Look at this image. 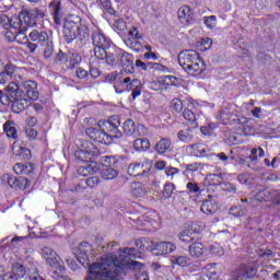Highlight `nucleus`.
I'll return each mask as SVG.
<instances>
[{
	"label": "nucleus",
	"instance_id": "f257e3e1",
	"mask_svg": "<svg viewBox=\"0 0 280 280\" xmlns=\"http://www.w3.org/2000/svg\"><path fill=\"white\" fill-rule=\"evenodd\" d=\"M141 252L132 247L120 248L118 255L105 254L89 266L85 280H121L128 270H141Z\"/></svg>",
	"mask_w": 280,
	"mask_h": 280
},
{
	"label": "nucleus",
	"instance_id": "f03ea898",
	"mask_svg": "<svg viewBox=\"0 0 280 280\" xmlns=\"http://www.w3.org/2000/svg\"><path fill=\"white\" fill-rule=\"evenodd\" d=\"M108 82H116L114 89L118 95H121L125 91H132V100H137L141 95V81L135 75H127L124 72L117 74L112 72L107 75Z\"/></svg>",
	"mask_w": 280,
	"mask_h": 280
},
{
	"label": "nucleus",
	"instance_id": "7ed1b4c3",
	"mask_svg": "<svg viewBox=\"0 0 280 280\" xmlns=\"http://www.w3.org/2000/svg\"><path fill=\"white\" fill-rule=\"evenodd\" d=\"M63 38L66 43H72L75 38L84 40L89 38V27L84 24H77L73 21H68L63 25Z\"/></svg>",
	"mask_w": 280,
	"mask_h": 280
},
{
	"label": "nucleus",
	"instance_id": "20e7f679",
	"mask_svg": "<svg viewBox=\"0 0 280 280\" xmlns=\"http://www.w3.org/2000/svg\"><path fill=\"white\" fill-rule=\"evenodd\" d=\"M28 38L32 43H38V45L44 47V58H51L54 56V39L47 32L34 30L28 34Z\"/></svg>",
	"mask_w": 280,
	"mask_h": 280
},
{
	"label": "nucleus",
	"instance_id": "39448f33",
	"mask_svg": "<svg viewBox=\"0 0 280 280\" xmlns=\"http://www.w3.org/2000/svg\"><path fill=\"white\" fill-rule=\"evenodd\" d=\"M9 30L5 32L4 37L9 43H14L16 40V35L19 30H23V23L18 16L8 18V15L0 13V25H8Z\"/></svg>",
	"mask_w": 280,
	"mask_h": 280
},
{
	"label": "nucleus",
	"instance_id": "423d86ee",
	"mask_svg": "<svg viewBox=\"0 0 280 280\" xmlns=\"http://www.w3.org/2000/svg\"><path fill=\"white\" fill-rule=\"evenodd\" d=\"M121 126V120L118 116H112L107 120H100L98 127L102 128L107 135H110L112 141L114 139H121V131L119 127Z\"/></svg>",
	"mask_w": 280,
	"mask_h": 280
},
{
	"label": "nucleus",
	"instance_id": "0eeeda50",
	"mask_svg": "<svg viewBox=\"0 0 280 280\" xmlns=\"http://www.w3.org/2000/svg\"><path fill=\"white\" fill-rule=\"evenodd\" d=\"M143 39V34L139 31L137 26H130L128 28V36L124 39V43L129 49L133 51H141L143 46L141 45V40Z\"/></svg>",
	"mask_w": 280,
	"mask_h": 280
},
{
	"label": "nucleus",
	"instance_id": "6e6552de",
	"mask_svg": "<svg viewBox=\"0 0 280 280\" xmlns=\"http://www.w3.org/2000/svg\"><path fill=\"white\" fill-rule=\"evenodd\" d=\"M200 231H205V223L198 222L188 225L180 234L179 240L189 244V242H196L200 240Z\"/></svg>",
	"mask_w": 280,
	"mask_h": 280
},
{
	"label": "nucleus",
	"instance_id": "1a4fd4ad",
	"mask_svg": "<svg viewBox=\"0 0 280 280\" xmlns=\"http://www.w3.org/2000/svg\"><path fill=\"white\" fill-rule=\"evenodd\" d=\"M42 256L50 268L65 272V262L51 247H43Z\"/></svg>",
	"mask_w": 280,
	"mask_h": 280
},
{
	"label": "nucleus",
	"instance_id": "9d476101",
	"mask_svg": "<svg viewBox=\"0 0 280 280\" xmlns=\"http://www.w3.org/2000/svg\"><path fill=\"white\" fill-rule=\"evenodd\" d=\"M85 133L95 143H103V145H110L113 143V136L104 131L100 126L88 128Z\"/></svg>",
	"mask_w": 280,
	"mask_h": 280
},
{
	"label": "nucleus",
	"instance_id": "9b49d317",
	"mask_svg": "<svg viewBox=\"0 0 280 280\" xmlns=\"http://www.w3.org/2000/svg\"><path fill=\"white\" fill-rule=\"evenodd\" d=\"M47 14H45V11L34 8L30 9L28 11H23L19 15V20H21L24 25H28V27H33V25H36V21H43Z\"/></svg>",
	"mask_w": 280,
	"mask_h": 280
},
{
	"label": "nucleus",
	"instance_id": "f8f14e48",
	"mask_svg": "<svg viewBox=\"0 0 280 280\" xmlns=\"http://www.w3.org/2000/svg\"><path fill=\"white\" fill-rule=\"evenodd\" d=\"M108 47H94V57L96 60H101L103 63L108 65L109 67H115L119 63L117 60V55L113 52H107Z\"/></svg>",
	"mask_w": 280,
	"mask_h": 280
},
{
	"label": "nucleus",
	"instance_id": "ddd939ff",
	"mask_svg": "<svg viewBox=\"0 0 280 280\" xmlns=\"http://www.w3.org/2000/svg\"><path fill=\"white\" fill-rule=\"evenodd\" d=\"M117 54L119 56L120 66L122 67L120 73H125V75H135V57L124 50H118Z\"/></svg>",
	"mask_w": 280,
	"mask_h": 280
},
{
	"label": "nucleus",
	"instance_id": "4468645a",
	"mask_svg": "<svg viewBox=\"0 0 280 280\" xmlns=\"http://www.w3.org/2000/svg\"><path fill=\"white\" fill-rule=\"evenodd\" d=\"M122 130L127 137H145L148 135V128L143 125H135V120L128 119L122 124Z\"/></svg>",
	"mask_w": 280,
	"mask_h": 280
},
{
	"label": "nucleus",
	"instance_id": "2eb2a0df",
	"mask_svg": "<svg viewBox=\"0 0 280 280\" xmlns=\"http://www.w3.org/2000/svg\"><path fill=\"white\" fill-rule=\"evenodd\" d=\"M2 185H9L12 189H27L30 187V180L25 177H14L10 174H3L1 176Z\"/></svg>",
	"mask_w": 280,
	"mask_h": 280
},
{
	"label": "nucleus",
	"instance_id": "dca6fc26",
	"mask_svg": "<svg viewBox=\"0 0 280 280\" xmlns=\"http://www.w3.org/2000/svg\"><path fill=\"white\" fill-rule=\"evenodd\" d=\"M186 150L190 156H196L197 159L213 156V151H211V148L202 142L190 144Z\"/></svg>",
	"mask_w": 280,
	"mask_h": 280
},
{
	"label": "nucleus",
	"instance_id": "f3484780",
	"mask_svg": "<svg viewBox=\"0 0 280 280\" xmlns=\"http://www.w3.org/2000/svg\"><path fill=\"white\" fill-rule=\"evenodd\" d=\"M257 275V269L250 265H240L233 271L231 280H250Z\"/></svg>",
	"mask_w": 280,
	"mask_h": 280
},
{
	"label": "nucleus",
	"instance_id": "a211bd4d",
	"mask_svg": "<svg viewBox=\"0 0 280 280\" xmlns=\"http://www.w3.org/2000/svg\"><path fill=\"white\" fill-rule=\"evenodd\" d=\"M27 27H30V25H27V24H25V22H23V28L18 30V35H16L15 42L20 43V45H26L30 54H34V51H36V49H38V44H34V43L30 42V37H27V35L25 34V32H27Z\"/></svg>",
	"mask_w": 280,
	"mask_h": 280
},
{
	"label": "nucleus",
	"instance_id": "6ab92c4d",
	"mask_svg": "<svg viewBox=\"0 0 280 280\" xmlns=\"http://www.w3.org/2000/svg\"><path fill=\"white\" fill-rule=\"evenodd\" d=\"M116 161L115 158L112 156H105V165L101 170V176L105 180H113L114 178H117L118 174L117 170L113 168L110 165H115Z\"/></svg>",
	"mask_w": 280,
	"mask_h": 280
},
{
	"label": "nucleus",
	"instance_id": "aec40b11",
	"mask_svg": "<svg viewBox=\"0 0 280 280\" xmlns=\"http://www.w3.org/2000/svg\"><path fill=\"white\" fill-rule=\"evenodd\" d=\"M197 58H200V54L194 49L183 50L178 54V62L182 69L189 67V65L195 62Z\"/></svg>",
	"mask_w": 280,
	"mask_h": 280
},
{
	"label": "nucleus",
	"instance_id": "412c9836",
	"mask_svg": "<svg viewBox=\"0 0 280 280\" xmlns=\"http://www.w3.org/2000/svg\"><path fill=\"white\" fill-rule=\"evenodd\" d=\"M206 69L207 66L205 65V61H202V58L200 57L192 61L190 65H188L186 68H184L185 72L188 73V75H192L194 78L202 75Z\"/></svg>",
	"mask_w": 280,
	"mask_h": 280
},
{
	"label": "nucleus",
	"instance_id": "4be33fe9",
	"mask_svg": "<svg viewBox=\"0 0 280 280\" xmlns=\"http://www.w3.org/2000/svg\"><path fill=\"white\" fill-rule=\"evenodd\" d=\"M48 13L52 16L54 23L60 25L62 21V2L60 0H52L48 4Z\"/></svg>",
	"mask_w": 280,
	"mask_h": 280
},
{
	"label": "nucleus",
	"instance_id": "5701e85b",
	"mask_svg": "<svg viewBox=\"0 0 280 280\" xmlns=\"http://www.w3.org/2000/svg\"><path fill=\"white\" fill-rule=\"evenodd\" d=\"M74 156L77 161H82L83 163H89L93 156V144L89 142H84L81 145V149L74 152Z\"/></svg>",
	"mask_w": 280,
	"mask_h": 280
},
{
	"label": "nucleus",
	"instance_id": "b1692460",
	"mask_svg": "<svg viewBox=\"0 0 280 280\" xmlns=\"http://www.w3.org/2000/svg\"><path fill=\"white\" fill-rule=\"evenodd\" d=\"M93 253V246L91 244L83 242L79 245V254L77 255V261L81 266H89V255Z\"/></svg>",
	"mask_w": 280,
	"mask_h": 280
},
{
	"label": "nucleus",
	"instance_id": "393cba45",
	"mask_svg": "<svg viewBox=\"0 0 280 280\" xmlns=\"http://www.w3.org/2000/svg\"><path fill=\"white\" fill-rule=\"evenodd\" d=\"M201 211L206 213V215H213L218 209H220V203H218V199L215 197L209 195L208 199L203 200L201 203Z\"/></svg>",
	"mask_w": 280,
	"mask_h": 280
},
{
	"label": "nucleus",
	"instance_id": "a878e982",
	"mask_svg": "<svg viewBox=\"0 0 280 280\" xmlns=\"http://www.w3.org/2000/svg\"><path fill=\"white\" fill-rule=\"evenodd\" d=\"M22 89H24L26 93V97L28 100H32L33 102H36L38 100V84L35 81H24L21 85Z\"/></svg>",
	"mask_w": 280,
	"mask_h": 280
},
{
	"label": "nucleus",
	"instance_id": "bb28decb",
	"mask_svg": "<svg viewBox=\"0 0 280 280\" xmlns=\"http://www.w3.org/2000/svg\"><path fill=\"white\" fill-rule=\"evenodd\" d=\"M25 267H23V265L15 262L12 266V272H7L2 280H20L23 279V277H25Z\"/></svg>",
	"mask_w": 280,
	"mask_h": 280
},
{
	"label": "nucleus",
	"instance_id": "cd10ccee",
	"mask_svg": "<svg viewBox=\"0 0 280 280\" xmlns=\"http://www.w3.org/2000/svg\"><path fill=\"white\" fill-rule=\"evenodd\" d=\"M92 42L94 47H110V39L100 28L92 33Z\"/></svg>",
	"mask_w": 280,
	"mask_h": 280
},
{
	"label": "nucleus",
	"instance_id": "c85d7f7f",
	"mask_svg": "<svg viewBox=\"0 0 280 280\" xmlns=\"http://www.w3.org/2000/svg\"><path fill=\"white\" fill-rule=\"evenodd\" d=\"M176 250V245L172 242H159L155 243V253L154 255L161 256V255H170V253H174Z\"/></svg>",
	"mask_w": 280,
	"mask_h": 280
},
{
	"label": "nucleus",
	"instance_id": "c756f323",
	"mask_svg": "<svg viewBox=\"0 0 280 280\" xmlns=\"http://www.w3.org/2000/svg\"><path fill=\"white\" fill-rule=\"evenodd\" d=\"M143 167H145V164L141 163V162H133L128 166V174L129 176H145V174H148L145 172V170H143Z\"/></svg>",
	"mask_w": 280,
	"mask_h": 280
},
{
	"label": "nucleus",
	"instance_id": "7c9ffc66",
	"mask_svg": "<svg viewBox=\"0 0 280 280\" xmlns=\"http://www.w3.org/2000/svg\"><path fill=\"white\" fill-rule=\"evenodd\" d=\"M12 152H13V154H15V156H22V159H24V160L32 159V152L30 151V149H27L26 147H24L21 143L15 142L13 144Z\"/></svg>",
	"mask_w": 280,
	"mask_h": 280
},
{
	"label": "nucleus",
	"instance_id": "2f4dec72",
	"mask_svg": "<svg viewBox=\"0 0 280 280\" xmlns=\"http://www.w3.org/2000/svg\"><path fill=\"white\" fill-rule=\"evenodd\" d=\"M13 100L14 101L12 103L11 108L16 114L23 113V109L27 108V106H30V102L27 101V98H25V96L14 97Z\"/></svg>",
	"mask_w": 280,
	"mask_h": 280
},
{
	"label": "nucleus",
	"instance_id": "473e14b6",
	"mask_svg": "<svg viewBox=\"0 0 280 280\" xmlns=\"http://www.w3.org/2000/svg\"><path fill=\"white\" fill-rule=\"evenodd\" d=\"M129 191L135 198H143V196L148 194V190H145V188L143 187V184L139 182L131 183L129 187Z\"/></svg>",
	"mask_w": 280,
	"mask_h": 280
},
{
	"label": "nucleus",
	"instance_id": "72a5a7b5",
	"mask_svg": "<svg viewBox=\"0 0 280 280\" xmlns=\"http://www.w3.org/2000/svg\"><path fill=\"white\" fill-rule=\"evenodd\" d=\"M137 226L138 229H143V226H145V229L150 231V226L156 229V226H159V223L156 222V220L150 218L149 215H142L137 220Z\"/></svg>",
	"mask_w": 280,
	"mask_h": 280
},
{
	"label": "nucleus",
	"instance_id": "f704fd0d",
	"mask_svg": "<svg viewBox=\"0 0 280 280\" xmlns=\"http://www.w3.org/2000/svg\"><path fill=\"white\" fill-rule=\"evenodd\" d=\"M186 189L189 191V194H194L195 202H198V200H200V196L205 194V189L200 188L196 182L187 183Z\"/></svg>",
	"mask_w": 280,
	"mask_h": 280
},
{
	"label": "nucleus",
	"instance_id": "c9c22d12",
	"mask_svg": "<svg viewBox=\"0 0 280 280\" xmlns=\"http://www.w3.org/2000/svg\"><path fill=\"white\" fill-rule=\"evenodd\" d=\"M13 171L18 175L27 176V174H30L31 172H34V164H32V163H26V164L16 163L13 166Z\"/></svg>",
	"mask_w": 280,
	"mask_h": 280
},
{
	"label": "nucleus",
	"instance_id": "e433bc0d",
	"mask_svg": "<svg viewBox=\"0 0 280 280\" xmlns=\"http://www.w3.org/2000/svg\"><path fill=\"white\" fill-rule=\"evenodd\" d=\"M275 191H272L271 189L269 188H266V189H262V190H259L255 198L256 200H258V202H269V200H272V198H275Z\"/></svg>",
	"mask_w": 280,
	"mask_h": 280
},
{
	"label": "nucleus",
	"instance_id": "4c0bfd02",
	"mask_svg": "<svg viewBox=\"0 0 280 280\" xmlns=\"http://www.w3.org/2000/svg\"><path fill=\"white\" fill-rule=\"evenodd\" d=\"M177 15L180 22L191 23V8L184 5L178 9Z\"/></svg>",
	"mask_w": 280,
	"mask_h": 280
},
{
	"label": "nucleus",
	"instance_id": "58836bf2",
	"mask_svg": "<svg viewBox=\"0 0 280 280\" xmlns=\"http://www.w3.org/2000/svg\"><path fill=\"white\" fill-rule=\"evenodd\" d=\"M205 250H207V247H205L200 242H195L189 246L191 257H202V255H205Z\"/></svg>",
	"mask_w": 280,
	"mask_h": 280
},
{
	"label": "nucleus",
	"instance_id": "ea45409f",
	"mask_svg": "<svg viewBox=\"0 0 280 280\" xmlns=\"http://www.w3.org/2000/svg\"><path fill=\"white\" fill-rule=\"evenodd\" d=\"M170 148H172V140H170L168 138H162L155 144V150L160 154H165V152H170Z\"/></svg>",
	"mask_w": 280,
	"mask_h": 280
},
{
	"label": "nucleus",
	"instance_id": "a19ab883",
	"mask_svg": "<svg viewBox=\"0 0 280 280\" xmlns=\"http://www.w3.org/2000/svg\"><path fill=\"white\" fill-rule=\"evenodd\" d=\"M7 90L9 91L11 97H25V91L19 84L11 82L7 86Z\"/></svg>",
	"mask_w": 280,
	"mask_h": 280
},
{
	"label": "nucleus",
	"instance_id": "79ce46f5",
	"mask_svg": "<svg viewBox=\"0 0 280 280\" xmlns=\"http://www.w3.org/2000/svg\"><path fill=\"white\" fill-rule=\"evenodd\" d=\"M177 138L179 141H183V143H189L194 139V129L187 128L179 130Z\"/></svg>",
	"mask_w": 280,
	"mask_h": 280
},
{
	"label": "nucleus",
	"instance_id": "37998d69",
	"mask_svg": "<svg viewBox=\"0 0 280 280\" xmlns=\"http://www.w3.org/2000/svg\"><path fill=\"white\" fill-rule=\"evenodd\" d=\"M221 184H222V177L218 174H210L203 180V185L206 187H218V185H221Z\"/></svg>",
	"mask_w": 280,
	"mask_h": 280
},
{
	"label": "nucleus",
	"instance_id": "c03bdc74",
	"mask_svg": "<svg viewBox=\"0 0 280 280\" xmlns=\"http://www.w3.org/2000/svg\"><path fill=\"white\" fill-rule=\"evenodd\" d=\"M133 148L137 152H145V150H150V140L148 138L136 139Z\"/></svg>",
	"mask_w": 280,
	"mask_h": 280
},
{
	"label": "nucleus",
	"instance_id": "a18cd8bd",
	"mask_svg": "<svg viewBox=\"0 0 280 280\" xmlns=\"http://www.w3.org/2000/svg\"><path fill=\"white\" fill-rule=\"evenodd\" d=\"M3 130L7 133V137H9V139H16L18 133H16V128L14 127V121L8 120L3 125Z\"/></svg>",
	"mask_w": 280,
	"mask_h": 280
},
{
	"label": "nucleus",
	"instance_id": "49530a36",
	"mask_svg": "<svg viewBox=\"0 0 280 280\" xmlns=\"http://www.w3.org/2000/svg\"><path fill=\"white\" fill-rule=\"evenodd\" d=\"M184 119L190 124V126H194V128H198V117L196 114H194L190 109H185L183 113Z\"/></svg>",
	"mask_w": 280,
	"mask_h": 280
},
{
	"label": "nucleus",
	"instance_id": "de8ad7c7",
	"mask_svg": "<svg viewBox=\"0 0 280 280\" xmlns=\"http://www.w3.org/2000/svg\"><path fill=\"white\" fill-rule=\"evenodd\" d=\"M248 210H246V207L244 206H232L229 210L230 215H233L234 218H244Z\"/></svg>",
	"mask_w": 280,
	"mask_h": 280
},
{
	"label": "nucleus",
	"instance_id": "09e8293b",
	"mask_svg": "<svg viewBox=\"0 0 280 280\" xmlns=\"http://www.w3.org/2000/svg\"><path fill=\"white\" fill-rule=\"evenodd\" d=\"M212 45L213 40H211V38L209 37L202 38L200 42L197 43V47L200 51H207L208 49H211Z\"/></svg>",
	"mask_w": 280,
	"mask_h": 280
},
{
	"label": "nucleus",
	"instance_id": "8fccbe9b",
	"mask_svg": "<svg viewBox=\"0 0 280 280\" xmlns=\"http://www.w3.org/2000/svg\"><path fill=\"white\" fill-rule=\"evenodd\" d=\"M113 30H114V32H117V33L124 32V31L128 30V25L126 24L124 19H118L114 22Z\"/></svg>",
	"mask_w": 280,
	"mask_h": 280
},
{
	"label": "nucleus",
	"instance_id": "3c124183",
	"mask_svg": "<svg viewBox=\"0 0 280 280\" xmlns=\"http://www.w3.org/2000/svg\"><path fill=\"white\" fill-rule=\"evenodd\" d=\"M97 166H95L94 164H90L88 166H82L79 168L80 174H82V176H89V174H95V172H97Z\"/></svg>",
	"mask_w": 280,
	"mask_h": 280
},
{
	"label": "nucleus",
	"instance_id": "603ef678",
	"mask_svg": "<svg viewBox=\"0 0 280 280\" xmlns=\"http://www.w3.org/2000/svg\"><path fill=\"white\" fill-rule=\"evenodd\" d=\"M218 128V125L215 122H210L207 126H203L200 128L201 135H206V137H210V135H213V130Z\"/></svg>",
	"mask_w": 280,
	"mask_h": 280
},
{
	"label": "nucleus",
	"instance_id": "864d4df0",
	"mask_svg": "<svg viewBox=\"0 0 280 280\" xmlns=\"http://www.w3.org/2000/svg\"><path fill=\"white\" fill-rule=\"evenodd\" d=\"M171 261L176 266H182L183 268H185V266L189 264V257H186V256L173 257Z\"/></svg>",
	"mask_w": 280,
	"mask_h": 280
},
{
	"label": "nucleus",
	"instance_id": "5fc2aeb1",
	"mask_svg": "<svg viewBox=\"0 0 280 280\" xmlns=\"http://www.w3.org/2000/svg\"><path fill=\"white\" fill-rule=\"evenodd\" d=\"M203 23L209 30H213L218 25V18L215 15L206 16Z\"/></svg>",
	"mask_w": 280,
	"mask_h": 280
},
{
	"label": "nucleus",
	"instance_id": "6e6d98bb",
	"mask_svg": "<svg viewBox=\"0 0 280 280\" xmlns=\"http://www.w3.org/2000/svg\"><path fill=\"white\" fill-rule=\"evenodd\" d=\"M144 253L145 250H150V253H156V243L154 241H150L149 238H143Z\"/></svg>",
	"mask_w": 280,
	"mask_h": 280
},
{
	"label": "nucleus",
	"instance_id": "4d7b16f0",
	"mask_svg": "<svg viewBox=\"0 0 280 280\" xmlns=\"http://www.w3.org/2000/svg\"><path fill=\"white\" fill-rule=\"evenodd\" d=\"M1 67L3 69V75H9V78H12V75L16 73V67H14L12 63H8L5 67H3V63H1Z\"/></svg>",
	"mask_w": 280,
	"mask_h": 280
},
{
	"label": "nucleus",
	"instance_id": "13d9d810",
	"mask_svg": "<svg viewBox=\"0 0 280 280\" xmlns=\"http://www.w3.org/2000/svg\"><path fill=\"white\" fill-rule=\"evenodd\" d=\"M174 189H176V186H174V184L172 183H166L164 185V189H163V197L164 198H171L172 194H174Z\"/></svg>",
	"mask_w": 280,
	"mask_h": 280
},
{
	"label": "nucleus",
	"instance_id": "bf43d9fd",
	"mask_svg": "<svg viewBox=\"0 0 280 280\" xmlns=\"http://www.w3.org/2000/svg\"><path fill=\"white\" fill-rule=\"evenodd\" d=\"M171 108L175 113H182L183 112V101L179 98H173V101L171 102Z\"/></svg>",
	"mask_w": 280,
	"mask_h": 280
},
{
	"label": "nucleus",
	"instance_id": "052dcab7",
	"mask_svg": "<svg viewBox=\"0 0 280 280\" xmlns=\"http://www.w3.org/2000/svg\"><path fill=\"white\" fill-rule=\"evenodd\" d=\"M200 170H202V163L195 162V163L188 164L186 166L185 174H187L189 172H200Z\"/></svg>",
	"mask_w": 280,
	"mask_h": 280
},
{
	"label": "nucleus",
	"instance_id": "680f3d73",
	"mask_svg": "<svg viewBox=\"0 0 280 280\" xmlns=\"http://www.w3.org/2000/svg\"><path fill=\"white\" fill-rule=\"evenodd\" d=\"M26 137L31 141H34V139H36V137H38V131H36V129H34L32 127H26Z\"/></svg>",
	"mask_w": 280,
	"mask_h": 280
},
{
	"label": "nucleus",
	"instance_id": "e2e57ef3",
	"mask_svg": "<svg viewBox=\"0 0 280 280\" xmlns=\"http://www.w3.org/2000/svg\"><path fill=\"white\" fill-rule=\"evenodd\" d=\"M97 3H100L104 10L109 12V14H113V8L110 4V0H97Z\"/></svg>",
	"mask_w": 280,
	"mask_h": 280
},
{
	"label": "nucleus",
	"instance_id": "0e129e2a",
	"mask_svg": "<svg viewBox=\"0 0 280 280\" xmlns=\"http://www.w3.org/2000/svg\"><path fill=\"white\" fill-rule=\"evenodd\" d=\"M164 82L166 84H171L173 86H178V78L174 77V75H165L164 77Z\"/></svg>",
	"mask_w": 280,
	"mask_h": 280
},
{
	"label": "nucleus",
	"instance_id": "69168bd1",
	"mask_svg": "<svg viewBox=\"0 0 280 280\" xmlns=\"http://www.w3.org/2000/svg\"><path fill=\"white\" fill-rule=\"evenodd\" d=\"M85 183H86L88 187H91V188L97 187L100 185V178L93 176V177L88 178Z\"/></svg>",
	"mask_w": 280,
	"mask_h": 280
},
{
	"label": "nucleus",
	"instance_id": "338daca9",
	"mask_svg": "<svg viewBox=\"0 0 280 280\" xmlns=\"http://www.w3.org/2000/svg\"><path fill=\"white\" fill-rule=\"evenodd\" d=\"M23 242H25V237L23 236H15L11 240V244L14 248H16V246H21Z\"/></svg>",
	"mask_w": 280,
	"mask_h": 280
},
{
	"label": "nucleus",
	"instance_id": "774afa93",
	"mask_svg": "<svg viewBox=\"0 0 280 280\" xmlns=\"http://www.w3.org/2000/svg\"><path fill=\"white\" fill-rule=\"evenodd\" d=\"M88 75H89V72L83 68L77 69V78H79V80H84V78H86Z\"/></svg>",
	"mask_w": 280,
	"mask_h": 280
}]
</instances>
